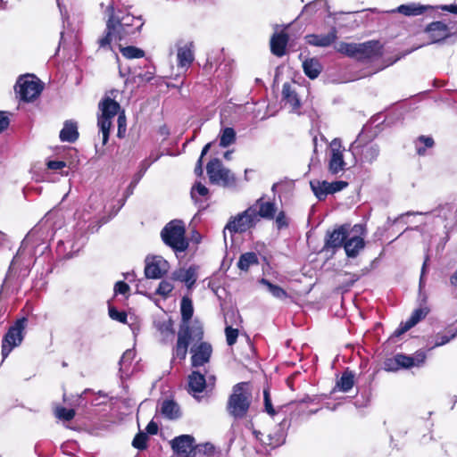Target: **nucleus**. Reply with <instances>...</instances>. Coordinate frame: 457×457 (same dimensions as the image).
<instances>
[{
  "mask_svg": "<svg viewBox=\"0 0 457 457\" xmlns=\"http://www.w3.org/2000/svg\"><path fill=\"white\" fill-rule=\"evenodd\" d=\"M135 357V353L133 350L131 349H129L127 350L121 356L120 360V371L122 373V374H125L127 375L128 374V371H129V367L132 361V360L134 359Z\"/></svg>",
  "mask_w": 457,
  "mask_h": 457,
  "instance_id": "40",
  "label": "nucleus"
},
{
  "mask_svg": "<svg viewBox=\"0 0 457 457\" xmlns=\"http://www.w3.org/2000/svg\"><path fill=\"white\" fill-rule=\"evenodd\" d=\"M177 66L179 73H185L195 60L194 43L191 40L179 39L176 43Z\"/></svg>",
  "mask_w": 457,
  "mask_h": 457,
  "instance_id": "13",
  "label": "nucleus"
},
{
  "mask_svg": "<svg viewBox=\"0 0 457 457\" xmlns=\"http://www.w3.org/2000/svg\"><path fill=\"white\" fill-rule=\"evenodd\" d=\"M209 179L212 184L222 185L228 187H237V179L234 173L225 168L220 160L214 158L206 166Z\"/></svg>",
  "mask_w": 457,
  "mask_h": 457,
  "instance_id": "7",
  "label": "nucleus"
},
{
  "mask_svg": "<svg viewBox=\"0 0 457 457\" xmlns=\"http://www.w3.org/2000/svg\"><path fill=\"white\" fill-rule=\"evenodd\" d=\"M348 186V183L343 180L328 182V192L330 194H334L339 192Z\"/></svg>",
  "mask_w": 457,
  "mask_h": 457,
  "instance_id": "50",
  "label": "nucleus"
},
{
  "mask_svg": "<svg viewBox=\"0 0 457 457\" xmlns=\"http://www.w3.org/2000/svg\"><path fill=\"white\" fill-rule=\"evenodd\" d=\"M441 9L457 14V4L442 5Z\"/></svg>",
  "mask_w": 457,
  "mask_h": 457,
  "instance_id": "61",
  "label": "nucleus"
},
{
  "mask_svg": "<svg viewBox=\"0 0 457 457\" xmlns=\"http://www.w3.org/2000/svg\"><path fill=\"white\" fill-rule=\"evenodd\" d=\"M451 284L457 287V270L450 278Z\"/></svg>",
  "mask_w": 457,
  "mask_h": 457,
  "instance_id": "64",
  "label": "nucleus"
},
{
  "mask_svg": "<svg viewBox=\"0 0 457 457\" xmlns=\"http://www.w3.org/2000/svg\"><path fill=\"white\" fill-rule=\"evenodd\" d=\"M288 42V36L285 32H276L270 38L271 53L278 57L286 54V47Z\"/></svg>",
  "mask_w": 457,
  "mask_h": 457,
  "instance_id": "23",
  "label": "nucleus"
},
{
  "mask_svg": "<svg viewBox=\"0 0 457 457\" xmlns=\"http://www.w3.org/2000/svg\"><path fill=\"white\" fill-rule=\"evenodd\" d=\"M251 393L248 389V384L245 382L237 383L233 386L232 394L230 395L227 411L235 419L244 418L250 407Z\"/></svg>",
  "mask_w": 457,
  "mask_h": 457,
  "instance_id": "3",
  "label": "nucleus"
},
{
  "mask_svg": "<svg viewBox=\"0 0 457 457\" xmlns=\"http://www.w3.org/2000/svg\"><path fill=\"white\" fill-rule=\"evenodd\" d=\"M195 172L196 175L201 176L203 174V160L202 156L197 161L196 166L195 168Z\"/></svg>",
  "mask_w": 457,
  "mask_h": 457,
  "instance_id": "62",
  "label": "nucleus"
},
{
  "mask_svg": "<svg viewBox=\"0 0 457 457\" xmlns=\"http://www.w3.org/2000/svg\"><path fill=\"white\" fill-rule=\"evenodd\" d=\"M456 336H457V330L454 332L449 331L447 334H445V335H437L433 347L442 346V345L447 344L448 342H450Z\"/></svg>",
  "mask_w": 457,
  "mask_h": 457,
  "instance_id": "46",
  "label": "nucleus"
},
{
  "mask_svg": "<svg viewBox=\"0 0 457 457\" xmlns=\"http://www.w3.org/2000/svg\"><path fill=\"white\" fill-rule=\"evenodd\" d=\"M169 270V263L161 256L153 257L146 260L145 274L148 278H160Z\"/></svg>",
  "mask_w": 457,
  "mask_h": 457,
  "instance_id": "15",
  "label": "nucleus"
},
{
  "mask_svg": "<svg viewBox=\"0 0 457 457\" xmlns=\"http://www.w3.org/2000/svg\"><path fill=\"white\" fill-rule=\"evenodd\" d=\"M99 114L97 116V127L102 134V143L105 145L109 140L112 120L118 115L117 137L122 138L126 134V116L124 111H120V105L111 97H104L98 104Z\"/></svg>",
  "mask_w": 457,
  "mask_h": 457,
  "instance_id": "2",
  "label": "nucleus"
},
{
  "mask_svg": "<svg viewBox=\"0 0 457 457\" xmlns=\"http://www.w3.org/2000/svg\"><path fill=\"white\" fill-rule=\"evenodd\" d=\"M411 357L414 358L415 366H420L426 360V354L423 352H417L416 354Z\"/></svg>",
  "mask_w": 457,
  "mask_h": 457,
  "instance_id": "59",
  "label": "nucleus"
},
{
  "mask_svg": "<svg viewBox=\"0 0 457 457\" xmlns=\"http://www.w3.org/2000/svg\"><path fill=\"white\" fill-rule=\"evenodd\" d=\"M129 290V287L123 281H118L114 286L115 294L125 295Z\"/></svg>",
  "mask_w": 457,
  "mask_h": 457,
  "instance_id": "55",
  "label": "nucleus"
},
{
  "mask_svg": "<svg viewBox=\"0 0 457 457\" xmlns=\"http://www.w3.org/2000/svg\"><path fill=\"white\" fill-rule=\"evenodd\" d=\"M310 185L312 192L319 200H323L329 195L328 181L314 180L311 181Z\"/></svg>",
  "mask_w": 457,
  "mask_h": 457,
  "instance_id": "33",
  "label": "nucleus"
},
{
  "mask_svg": "<svg viewBox=\"0 0 457 457\" xmlns=\"http://www.w3.org/2000/svg\"><path fill=\"white\" fill-rule=\"evenodd\" d=\"M258 264V256L255 253L249 252L243 253L237 262V267L241 270H248L250 266Z\"/></svg>",
  "mask_w": 457,
  "mask_h": 457,
  "instance_id": "34",
  "label": "nucleus"
},
{
  "mask_svg": "<svg viewBox=\"0 0 457 457\" xmlns=\"http://www.w3.org/2000/svg\"><path fill=\"white\" fill-rule=\"evenodd\" d=\"M27 320L22 318L18 320L5 334L2 342V356L5 359L13 348L19 346L23 340V331L25 329Z\"/></svg>",
  "mask_w": 457,
  "mask_h": 457,
  "instance_id": "9",
  "label": "nucleus"
},
{
  "mask_svg": "<svg viewBox=\"0 0 457 457\" xmlns=\"http://www.w3.org/2000/svg\"><path fill=\"white\" fill-rule=\"evenodd\" d=\"M264 403H265V409H266V411L270 414V415H274L275 414V411L271 405V401L269 397V394L267 391H264Z\"/></svg>",
  "mask_w": 457,
  "mask_h": 457,
  "instance_id": "58",
  "label": "nucleus"
},
{
  "mask_svg": "<svg viewBox=\"0 0 457 457\" xmlns=\"http://www.w3.org/2000/svg\"><path fill=\"white\" fill-rule=\"evenodd\" d=\"M186 229L183 222L179 220L170 221L161 231V237L164 244L175 252H184L188 247L185 237Z\"/></svg>",
  "mask_w": 457,
  "mask_h": 457,
  "instance_id": "4",
  "label": "nucleus"
},
{
  "mask_svg": "<svg viewBox=\"0 0 457 457\" xmlns=\"http://www.w3.org/2000/svg\"><path fill=\"white\" fill-rule=\"evenodd\" d=\"M282 96L283 100L286 101V104H290L292 110L295 111L300 107L301 104L298 96L289 83H285L283 85Z\"/></svg>",
  "mask_w": 457,
  "mask_h": 457,
  "instance_id": "28",
  "label": "nucleus"
},
{
  "mask_svg": "<svg viewBox=\"0 0 457 457\" xmlns=\"http://www.w3.org/2000/svg\"><path fill=\"white\" fill-rule=\"evenodd\" d=\"M59 137L62 142H75L79 137L77 123L71 120L65 121Z\"/></svg>",
  "mask_w": 457,
  "mask_h": 457,
  "instance_id": "27",
  "label": "nucleus"
},
{
  "mask_svg": "<svg viewBox=\"0 0 457 457\" xmlns=\"http://www.w3.org/2000/svg\"><path fill=\"white\" fill-rule=\"evenodd\" d=\"M349 150L352 151V154L353 155V163L356 162L355 155L357 154L360 155V160L361 162L369 163L374 162L379 154V147L377 144L374 143H368L361 145L355 141L351 145Z\"/></svg>",
  "mask_w": 457,
  "mask_h": 457,
  "instance_id": "14",
  "label": "nucleus"
},
{
  "mask_svg": "<svg viewBox=\"0 0 457 457\" xmlns=\"http://www.w3.org/2000/svg\"><path fill=\"white\" fill-rule=\"evenodd\" d=\"M337 29L333 28L328 34L326 35H308L306 36V41L309 45L315 46H328L337 39Z\"/></svg>",
  "mask_w": 457,
  "mask_h": 457,
  "instance_id": "25",
  "label": "nucleus"
},
{
  "mask_svg": "<svg viewBox=\"0 0 457 457\" xmlns=\"http://www.w3.org/2000/svg\"><path fill=\"white\" fill-rule=\"evenodd\" d=\"M192 357V366L199 367L203 366L206 362L210 361L212 347L209 343L202 342L198 345H195L191 348Z\"/></svg>",
  "mask_w": 457,
  "mask_h": 457,
  "instance_id": "17",
  "label": "nucleus"
},
{
  "mask_svg": "<svg viewBox=\"0 0 457 457\" xmlns=\"http://www.w3.org/2000/svg\"><path fill=\"white\" fill-rule=\"evenodd\" d=\"M172 289L173 285L170 281L162 280L160 282L159 287L156 289V294L163 297H167Z\"/></svg>",
  "mask_w": 457,
  "mask_h": 457,
  "instance_id": "47",
  "label": "nucleus"
},
{
  "mask_svg": "<svg viewBox=\"0 0 457 457\" xmlns=\"http://www.w3.org/2000/svg\"><path fill=\"white\" fill-rule=\"evenodd\" d=\"M260 283L267 287L269 292L276 298L283 300L288 297L287 293L280 287L270 283L266 278H262Z\"/></svg>",
  "mask_w": 457,
  "mask_h": 457,
  "instance_id": "35",
  "label": "nucleus"
},
{
  "mask_svg": "<svg viewBox=\"0 0 457 457\" xmlns=\"http://www.w3.org/2000/svg\"><path fill=\"white\" fill-rule=\"evenodd\" d=\"M365 228L361 224L354 225L348 233L347 238L344 244L345 253L350 258L356 257L364 248Z\"/></svg>",
  "mask_w": 457,
  "mask_h": 457,
  "instance_id": "12",
  "label": "nucleus"
},
{
  "mask_svg": "<svg viewBox=\"0 0 457 457\" xmlns=\"http://www.w3.org/2000/svg\"><path fill=\"white\" fill-rule=\"evenodd\" d=\"M162 413L170 420L179 417V406L172 400H165L162 404Z\"/></svg>",
  "mask_w": 457,
  "mask_h": 457,
  "instance_id": "32",
  "label": "nucleus"
},
{
  "mask_svg": "<svg viewBox=\"0 0 457 457\" xmlns=\"http://www.w3.org/2000/svg\"><path fill=\"white\" fill-rule=\"evenodd\" d=\"M303 69L307 77L314 79L320 75L322 67L317 59L310 58L303 62Z\"/></svg>",
  "mask_w": 457,
  "mask_h": 457,
  "instance_id": "30",
  "label": "nucleus"
},
{
  "mask_svg": "<svg viewBox=\"0 0 457 457\" xmlns=\"http://www.w3.org/2000/svg\"><path fill=\"white\" fill-rule=\"evenodd\" d=\"M349 230L348 227L344 225L339 227L338 228L333 230L331 233L328 234V237L326 239L325 247L326 248H339L344 246V244L347 238Z\"/></svg>",
  "mask_w": 457,
  "mask_h": 457,
  "instance_id": "21",
  "label": "nucleus"
},
{
  "mask_svg": "<svg viewBox=\"0 0 457 457\" xmlns=\"http://www.w3.org/2000/svg\"><path fill=\"white\" fill-rule=\"evenodd\" d=\"M337 50L349 57L358 59L359 44L341 42L337 46Z\"/></svg>",
  "mask_w": 457,
  "mask_h": 457,
  "instance_id": "36",
  "label": "nucleus"
},
{
  "mask_svg": "<svg viewBox=\"0 0 457 457\" xmlns=\"http://www.w3.org/2000/svg\"><path fill=\"white\" fill-rule=\"evenodd\" d=\"M252 206H256L258 221H260L261 218L266 220H272L276 214V205L274 203L270 201H264L263 198H259L254 204Z\"/></svg>",
  "mask_w": 457,
  "mask_h": 457,
  "instance_id": "24",
  "label": "nucleus"
},
{
  "mask_svg": "<svg viewBox=\"0 0 457 457\" xmlns=\"http://www.w3.org/2000/svg\"><path fill=\"white\" fill-rule=\"evenodd\" d=\"M207 387L206 378L198 371H193L188 376V392L197 401H200L198 394L203 393Z\"/></svg>",
  "mask_w": 457,
  "mask_h": 457,
  "instance_id": "20",
  "label": "nucleus"
},
{
  "mask_svg": "<svg viewBox=\"0 0 457 457\" xmlns=\"http://www.w3.org/2000/svg\"><path fill=\"white\" fill-rule=\"evenodd\" d=\"M109 315L112 320H118L121 323H125L127 321V314L124 312H119L114 307H109Z\"/></svg>",
  "mask_w": 457,
  "mask_h": 457,
  "instance_id": "49",
  "label": "nucleus"
},
{
  "mask_svg": "<svg viewBox=\"0 0 457 457\" xmlns=\"http://www.w3.org/2000/svg\"><path fill=\"white\" fill-rule=\"evenodd\" d=\"M55 415L60 420L70 421L74 418L75 411L73 409H66L64 407H58L55 410Z\"/></svg>",
  "mask_w": 457,
  "mask_h": 457,
  "instance_id": "44",
  "label": "nucleus"
},
{
  "mask_svg": "<svg viewBox=\"0 0 457 457\" xmlns=\"http://www.w3.org/2000/svg\"><path fill=\"white\" fill-rule=\"evenodd\" d=\"M226 339L228 345H233L237 339L238 330L237 328H233L230 326H227L225 328Z\"/></svg>",
  "mask_w": 457,
  "mask_h": 457,
  "instance_id": "48",
  "label": "nucleus"
},
{
  "mask_svg": "<svg viewBox=\"0 0 457 457\" xmlns=\"http://www.w3.org/2000/svg\"><path fill=\"white\" fill-rule=\"evenodd\" d=\"M255 436L260 442L271 449L276 448L285 442L286 431L282 424L277 426L273 432L264 434L262 432H254Z\"/></svg>",
  "mask_w": 457,
  "mask_h": 457,
  "instance_id": "16",
  "label": "nucleus"
},
{
  "mask_svg": "<svg viewBox=\"0 0 457 457\" xmlns=\"http://www.w3.org/2000/svg\"><path fill=\"white\" fill-rule=\"evenodd\" d=\"M192 335L194 337L201 339L203 337L202 328L197 327L191 330L187 325L180 326L178 333L177 345L173 350L174 357L179 358V360H184L186 358Z\"/></svg>",
  "mask_w": 457,
  "mask_h": 457,
  "instance_id": "11",
  "label": "nucleus"
},
{
  "mask_svg": "<svg viewBox=\"0 0 457 457\" xmlns=\"http://www.w3.org/2000/svg\"><path fill=\"white\" fill-rule=\"evenodd\" d=\"M66 167V162L62 161H49L47 162V168L50 170H62Z\"/></svg>",
  "mask_w": 457,
  "mask_h": 457,
  "instance_id": "57",
  "label": "nucleus"
},
{
  "mask_svg": "<svg viewBox=\"0 0 457 457\" xmlns=\"http://www.w3.org/2000/svg\"><path fill=\"white\" fill-rule=\"evenodd\" d=\"M120 52L128 59L142 58L145 55L144 51L136 46L121 47Z\"/></svg>",
  "mask_w": 457,
  "mask_h": 457,
  "instance_id": "42",
  "label": "nucleus"
},
{
  "mask_svg": "<svg viewBox=\"0 0 457 457\" xmlns=\"http://www.w3.org/2000/svg\"><path fill=\"white\" fill-rule=\"evenodd\" d=\"M428 312L429 309L426 306L420 307L414 310L411 317L405 322H402L400 326L396 328V330L395 331V335L399 337L403 333L407 332L409 329H411L416 324H418L420 320L425 319Z\"/></svg>",
  "mask_w": 457,
  "mask_h": 457,
  "instance_id": "18",
  "label": "nucleus"
},
{
  "mask_svg": "<svg viewBox=\"0 0 457 457\" xmlns=\"http://www.w3.org/2000/svg\"><path fill=\"white\" fill-rule=\"evenodd\" d=\"M196 194L201 196H206L208 195V188L204 185L197 183L191 190V196L195 200H196Z\"/></svg>",
  "mask_w": 457,
  "mask_h": 457,
  "instance_id": "51",
  "label": "nucleus"
},
{
  "mask_svg": "<svg viewBox=\"0 0 457 457\" xmlns=\"http://www.w3.org/2000/svg\"><path fill=\"white\" fill-rule=\"evenodd\" d=\"M236 141V132L232 128H225L220 135V145L228 147Z\"/></svg>",
  "mask_w": 457,
  "mask_h": 457,
  "instance_id": "39",
  "label": "nucleus"
},
{
  "mask_svg": "<svg viewBox=\"0 0 457 457\" xmlns=\"http://www.w3.org/2000/svg\"><path fill=\"white\" fill-rule=\"evenodd\" d=\"M10 120L5 112L0 111V133L9 126Z\"/></svg>",
  "mask_w": 457,
  "mask_h": 457,
  "instance_id": "56",
  "label": "nucleus"
},
{
  "mask_svg": "<svg viewBox=\"0 0 457 457\" xmlns=\"http://www.w3.org/2000/svg\"><path fill=\"white\" fill-rule=\"evenodd\" d=\"M215 380H216L215 376H213V375L208 376V378H206L207 387L210 386L211 388H212L214 386Z\"/></svg>",
  "mask_w": 457,
  "mask_h": 457,
  "instance_id": "63",
  "label": "nucleus"
},
{
  "mask_svg": "<svg viewBox=\"0 0 457 457\" xmlns=\"http://www.w3.org/2000/svg\"><path fill=\"white\" fill-rule=\"evenodd\" d=\"M90 208L100 211L104 208V200L101 195H92L89 198Z\"/></svg>",
  "mask_w": 457,
  "mask_h": 457,
  "instance_id": "52",
  "label": "nucleus"
},
{
  "mask_svg": "<svg viewBox=\"0 0 457 457\" xmlns=\"http://www.w3.org/2000/svg\"><path fill=\"white\" fill-rule=\"evenodd\" d=\"M428 8V6L420 4L411 3L399 5L396 8V12L405 16H418L422 14Z\"/></svg>",
  "mask_w": 457,
  "mask_h": 457,
  "instance_id": "29",
  "label": "nucleus"
},
{
  "mask_svg": "<svg viewBox=\"0 0 457 457\" xmlns=\"http://www.w3.org/2000/svg\"><path fill=\"white\" fill-rule=\"evenodd\" d=\"M345 149L342 146L339 139H334L330 144V153L328 169L330 174L335 176L342 175L347 169V162L345 161Z\"/></svg>",
  "mask_w": 457,
  "mask_h": 457,
  "instance_id": "10",
  "label": "nucleus"
},
{
  "mask_svg": "<svg viewBox=\"0 0 457 457\" xmlns=\"http://www.w3.org/2000/svg\"><path fill=\"white\" fill-rule=\"evenodd\" d=\"M276 225L278 229H281L283 228H287L288 226V220L286 216L285 212L280 211L277 216H276Z\"/></svg>",
  "mask_w": 457,
  "mask_h": 457,
  "instance_id": "53",
  "label": "nucleus"
},
{
  "mask_svg": "<svg viewBox=\"0 0 457 457\" xmlns=\"http://www.w3.org/2000/svg\"><path fill=\"white\" fill-rule=\"evenodd\" d=\"M425 32L428 35L431 43H436L445 39L451 34L446 24L442 21H434L427 26Z\"/></svg>",
  "mask_w": 457,
  "mask_h": 457,
  "instance_id": "19",
  "label": "nucleus"
},
{
  "mask_svg": "<svg viewBox=\"0 0 457 457\" xmlns=\"http://www.w3.org/2000/svg\"><path fill=\"white\" fill-rule=\"evenodd\" d=\"M258 222L256 206H250L229 219L223 231L224 237H226V231L230 234L245 233L254 228Z\"/></svg>",
  "mask_w": 457,
  "mask_h": 457,
  "instance_id": "5",
  "label": "nucleus"
},
{
  "mask_svg": "<svg viewBox=\"0 0 457 457\" xmlns=\"http://www.w3.org/2000/svg\"><path fill=\"white\" fill-rule=\"evenodd\" d=\"M382 55V46L378 41L359 44L358 59H371Z\"/></svg>",
  "mask_w": 457,
  "mask_h": 457,
  "instance_id": "22",
  "label": "nucleus"
},
{
  "mask_svg": "<svg viewBox=\"0 0 457 457\" xmlns=\"http://www.w3.org/2000/svg\"><path fill=\"white\" fill-rule=\"evenodd\" d=\"M427 215L439 218L442 221H448L453 217V207L449 204H445L437 210L433 211L431 213H426Z\"/></svg>",
  "mask_w": 457,
  "mask_h": 457,
  "instance_id": "37",
  "label": "nucleus"
},
{
  "mask_svg": "<svg viewBox=\"0 0 457 457\" xmlns=\"http://www.w3.org/2000/svg\"><path fill=\"white\" fill-rule=\"evenodd\" d=\"M170 446L178 457H192L195 455V451L208 453L212 450L211 444H204L195 446V438L190 435H181L176 436L170 441Z\"/></svg>",
  "mask_w": 457,
  "mask_h": 457,
  "instance_id": "6",
  "label": "nucleus"
},
{
  "mask_svg": "<svg viewBox=\"0 0 457 457\" xmlns=\"http://www.w3.org/2000/svg\"><path fill=\"white\" fill-rule=\"evenodd\" d=\"M43 87L40 80L30 74L21 76L16 83L15 90L20 96L21 99L29 102L37 98Z\"/></svg>",
  "mask_w": 457,
  "mask_h": 457,
  "instance_id": "8",
  "label": "nucleus"
},
{
  "mask_svg": "<svg viewBox=\"0 0 457 457\" xmlns=\"http://www.w3.org/2000/svg\"><path fill=\"white\" fill-rule=\"evenodd\" d=\"M385 370L387 371L398 370L399 364L396 362V355L394 358L386 359L384 362Z\"/></svg>",
  "mask_w": 457,
  "mask_h": 457,
  "instance_id": "54",
  "label": "nucleus"
},
{
  "mask_svg": "<svg viewBox=\"0 0 457 457\" xmlns=\"http://www.w3.org/2000/svg\"><path fill=\"white\" fill-rule=\"evenodd\" d=\"M354 377L351 372L345 371L337 382L336 387L342 392H348L353 386Z\"/></svg>",
  "mask_w": 457,
  "mask_h": 457,
  "instance_id": "38",
  "label": "nucleus"
},
{
  "mask_svg": "<svg viewBox=\"0 0 457 457\" xmlns=\"http://www.w3.org/2000/svg\"><path fill=\"white\" fill-rule=\"evenodd\" d=\"M172 278L186 284L187 288H191L196 281V268L179 269L172 273Z\"/></svg>",
  "mask_w": 457,
  "mask_h": 457,
  "instance_id": "26",
  "label": "nucleus"
},
{
  "mask_svg": "<svg viewBox=\"0 0 457 457\" xmlns=\"http://www.w3.org/2000/svg\"><path fill=\"white\" fill-rule=\"evenodd\" d=\"M145 430L149 435H155L158 432V425L152 420L147 424Z\"/></svg>",
  "mask_w": 457,
  "mask_h": 457,
  "instance_id": "60",
  "label": "nucleus"
},
{
  "mask_svg": "<svg viewBox=\"0 0 457 457\" xmlns=\"http://www.w3.org/2000/svg\"><path fill=\"white\" fill-rule=\"evenodd\" d=\"M396 362L399 364V368L409 369L415 366L414 358L402 353L396 354Z\"/></svg>",
  "mask_w": 457,
  "mask_h": 457,
  "instance_id": "45",
  "label": "nucleus"
},
{
  "mask_svg": "<svg viewBox=\"0 0 457 457\" xmlns=\"http://www.w3.org/2000/svg\"><path fill=\"white\" fill-rule=\"evenodd\" d=\"M109 19L106 23V35L100 38L98 43L102 48H109L111 42L114 40H122L126 37L137 32L143 26L140 17H136L130 13H123L122 11H115L113 5L107 8Z\"/></svg>",
  "mask_w": 457,
  "mask_h": 457,
  "instance_id": "1",
  "label": "nucleus"
},
{
  "mask_svg": "<svg viewBox=\"0 0 457 457\" xmlns=\"http://www.w3.org/2000/svg\"><path fill=\"white\" fill-rule=\"evenodd\" d=\"M147 435L145 433L139 432L134 437L132 441V445L138 450H144L147 446Z\"/></svg>",
  "mask_w": 457,
  "mask_h": 457,
  "instance_id": "43",
  "label": "nucleus"
},
{
  "mask_svg": "<svg viewBox=\"0 0 457 457\" xmlns=\"http://www.w3.org/2000/svg\"><path fill=\"white\" fill-rule=\"evenodd\" d=\"M180 312H181V317H182V325L181 326H185V325L188 326V322L191 320L193 313H194L193 303H192V301L190 298H188L187 296H184L182 298L181 304H180Z\"/></svg>",
  "mask_w": 457,
  "mask_h": 457,
  "instance_id": "31",
  "label": "nucleus"
},
{
  "mask_svg": "<svg viewBox=\"0 0 457 457\" xmlns=\"http://www.w3.org/2000/svg\"><path fill=\"white\" fill-rule=\"evenodd\" d=\"M434 145V140L430 137L421 136L416 141V151L418 154L424 155L426 153V147L430 148Z\"/></svg>",
  "mask_w": 457,
  "mask_h": 457,
  "instance_id": "41",
  "label": "nucleus"
}]
</instances>
